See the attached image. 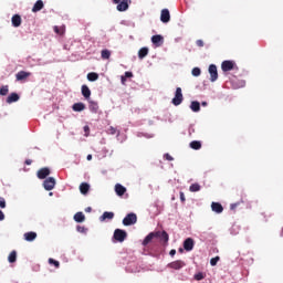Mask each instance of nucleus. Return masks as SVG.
I'll return each mask as SVG.
<instances>
[{
    "label": "nucleus",
    "instance_id": "obj_1",
    "mask_svg": "<svg viewBox=\"0 0 283 283\" xmlns=\"http://www.w3.org/2000/svg\"><path fill=\"white\" fill-rule=\"evenodd\" d=\"M138 222V217L136 213L130 212L123 219L124 227H132V224H136Z\"/></svg>",
    "mask_w": 283,
    "mask_h": 283
},
{
    "label": "nucleus",
    "instance_id": "obj_2",
    "mask_svg": "<svg viewBox=\"0 0 283 283\" xmlns=\"http://www.w3.org/2000/svg\"><path fill=\"white\" fill-rule=\"evenodd\" d=\"M114 240L116 242H125L127 240V231L122 230V229H116L113 234Z\"/></svg>",
    "mask_w": 283,
    "mask_h": 283
},
{
    "label": "nucleus",
    "instance_id": "obj_3",
    "mask_svg": "<svg viewBox=\"0 0 283 283\" xmlns=\"http://www.w3.org/2000/svg\"><path fill=\"white\" fill-rule=\"evenodd\" d=\"M187 266V263L182 260L172 261L167 264L168 269H174V271H180V269H185Z\"/></svg>",
    "mask_w": 283,
    "mask_h": 283
},
{
    "label": "nucleus",
    "instance_id": "obj_4",
    "mask_svg": "<svg viewBox=\"0 0 283 283\" xmlns=\"http://www.w3.org/2000/svg\"><path fill=\"white\" fill-rule=\"evenodd\" d=\"M43 187L45 191H52L56 187V179L54 177H49L43 181Z\"/></svg>",
    "mask_w": 283,
    "mask_h": 283
},
{
    "label": "nucleus",
    "instance_id": "obj_5",
    "mask_svg": "<svg viewBox=\"0 0 283 283\" xmlns=\"http://www.w3.org/2000/svg\"><path fill=\"white\" fill-rule=\"evenodd\" d=\"M182 88L180 87H177L176 88V93H175V97L172 98V105H180L182 103Z\"/></svg>",
    "mask_w": 283,
    "mask_h": 283
},
{
    "label": "nucleus",
    "instance_id": "obj_6",
    "mask_svg": "<svg viewBox=\"0 0 283 283\" xmlns=\"http://www.w3.org/2000/svg\"><path fill=\"white\" fill-rule=\"evenodd\" d=\"M234 67H235V62L234 61L226 60L221 64L222 72H231V70H233Z\"/></svg>",
    "mask_w": 283,
    "mask_h": 283
},
{
    "label": "nucleus",
    "instance_id": "obj_7",
    "mask_svg": "<svg viewBox=\"0 0 283 283\" xmlns=\"http://www.w3.org/2000/svg\"><path fill=\"white\" fill-rule=\"evenodd\" d=\"M209 74H210L211 83H216V81H218V66H216L214 64H211L209 66Z\"/></svg>",
    "mask_w": 283,
    "mask_h": 283
},
{
    "label": "nucleus",
    "instance_id": "obj_8",
    "mask_svg": "<svg viewBox=\"0 0 283 283\" xmlns=\"http://www.w3.org/2000/svg\"><path fill=\"white\" fill-rule=\"evenodd\" d=\"M161 23H169L171 21V14L169 13V9H163L160 13Z\"/></svg>",
    "mask_w": 283,
    "mask_h": 283
},
{
    "label": "nucleus",
    "instance_id": "obj_9",
    "mask_svg": "<svg viewBox=\"0 0 283 283\" xmlns=\"http://www.w3.org/2000/svg\"><path fill=\"white\" fill-rule=\"evenodd\" d=\"M36 176L40 180H45V178L50 176V168L48 167L41 168L40 170H38Z\"/></svg>",
    "mask_w": 283,
    "mask_h": 283
},
{
    "label": "nucleus",
    "instance_id": "obj_10",
    "mask_svg": "<svg viewBox=\"0 0 283 283\" xmlns=\"http://www.w3.org/2000/svg\"><path fill=\"white\" fill-rule=\"evenodd\" d=\"M158 235H156L155 238H158L160 240V242H164L165 244H167L169 242V234L167 233V231H157L155 232Z\"/></svg>",
    "mask_w": 283,
    "mask_h": 283
},
{
    "label": "nucleus",
    "instance_id": "obj_11",
    "mask_svg": "<svg viewBox=\"0 0 283 283\" xmlns=\"http://www.w3.org/2000/svg\"><path fill=\"white\" fill-rule=\"evenodd\" d=\"M195 241L191 238H188L184 241V249L185 251H193Z\"/></svg>",
    "mask_w": 283,
    "mask_h": 283
},
{
    "label": "nucleus",
    "instance_id": "obj_12",
    "mask_svg": "<svg viewBox=\"0 0 283 283\" xmlns=\"http://www.w3.org/2000/svg\"><path fill=\"white\" fill-rule=\"evenodd\" d=\"M116 8L118 12H125L129 10V2H127V0L119 1Z\"/></svg>",
    "mask_w": 283,
    "mask_h": 283
},
{
    "label": "nucleus",
    "instance_id": "obj_13",
    "mask_svg": "<svg viewBox=\"0 0 283 283\" xmlns=\"http://www.w3.org/2000/svg\"><path fill=\"white\" fill-rule=\"evenodd\" d=\"M115 193L119 197L125 196V193H127V188H125L123 185L120 184H116L115 185Z\"/></svg>",
    "mask_w": 283,
    "mask_h": 283
},
{
    "label": "nucleus",
    "instance_id": "obj_14",
    "mask_svg": "<svg viewBox=\"0 0 283 283\" xmlns=\"http://www.w3.org/2000/svg\"><path fill=\"white\" fill-rule=\"evenodd\" d=\"M29 76H32V73L25 71H20L15 74L17 81H25Z\"/></svg>",
    "mask_w": 283,
    "mask_h": 283
},
{
    "label": "nucleus",
    "instance_id": "obj_15",
    "mask_svg": "<svg viewBox=\"0 0 283 283\" xmlns=\"http://www.w3.org/2000/svg\"><path fill=\"white\" fill-rule=\"evenodd\" d=\"M164 38L163 35H153L151 36V43L156 45L157 48H160L163 45Z\"/></svg>",
    "mask_w": 283,
    "mask_h": 283
},
{
    "label": "nucleus",
    "instance_id": "obj_16",
    "mask_svg": "<svg viewBox=\"0 0 283 283\" xmlns=\"http://www.w3.org/2000/svg\"><path fill=\"white\" fill-rule=\"evenodd\" d=\"M211 209L214 213H222V211H224V208L222 207V203H220V202H212Z\"/></svg>",
    "mask_w": 283,
    "mask_h": 283
},
{
    "label": "nucleus",
    "instance_id": "obj_17",
    "mask_svg": "<svg viewBox=\"0 0 283 283\" xmlns=\"http://www.w3.org/2000/svg\"><path fill=\"white\" fill-rule=\"evenodd\" d=\"M43 8H45L43 0H38L32 8V12H41V10H43Z\"/></svg>",
    "mask_w": 283,
    "mask_h": 283
},
{
    "label": "nucleus",
    "instance_id": "obj_18",
    "mask_svg": "<svg viewBox=\"0 0 283 283\" xmlns=\"http://www.w3.org/2000/svg\"><path fill=\"white\" fill-rule=\"evenodd\" d=\"M21 15L19 14H14L12 18H11V23L13 25V28H19L21 25Z\"/></svg>",
    "mask_w": 283,
    "mask_h": 283
},
{
    "label": "nucleus",
    "instance_id": "obj_19",
    "mask_svg": "<svg viewBox=\"0 0 283 283\" xmlns=\"http://www.w3.org/2000/svg\"><path fill=\"white\" fill-rule=\"evenodd\" d=\"M20 96L17 93H11L8 97H7V103L9 105H12V103H17L19 101Z\"/></svg>",
    "mask_w": 283,
    "mask_h": 283
},
{
    "label": "nucleus",
    "instance_id": "obj_20",
    "mask_svg": "<svg viewBox=\"0 0 283 283\" xmlns=\"http://www.w3.org/2000/svg\"><path fill=\"white\" fill-rule=\"evenodd\" d=\"M80 192L83 195V196H87V193L90 192V184L87 182H82L80 185Z\"/></svg>",
    "mask_w": 283,
    "mask_h": 283
},
{
    "label": "nucleus",
    "instance_id": "obj_21",
    "mask_svg": "<svg viewBox=\"0 0 283 283\" xmlns=\"http://www.w3.org/2000/svg\"><path fill=\"white\" fill-rule=\"evenodd\" d=\"M156 235H158V233L156 232H150L143 241V247H147V244H149V242H151V240H154V238H156Z\"/></svg>",
    "mask_w": 283,
    "mask_h": 283
},
{
    "label": "nucleus",
    "instance_id": "obj_22",
    "mask_svg": "<svg viewBox=\"0 0 283 283\" xmlns=\"http://www.w3.org/2000/svg\"><path fill=\"white\" fill-rule=\"evenodd\" d=\"M24 240H27V242H34V240H36V232H27L24 233Z\"/></svg>",
    "mask_w": 283,
    "mask_h": 283
},
{
    "label": "nucleus",
    "instance_id": "obj_23",
    "mask_svg": "<svg viewBox=\"0 0 283 283\" xmlns=\"http://www.w3.org/2000/svg\"><path fill=\"white\" fill-rule=\"evenodd\" d=\"M82 96L84 98H90L92 96V91H90V87L87 85H82Z\"/></svg>",
    "mask_w": 283,
    "mask_h": 283
},
{
    "label": "nucleus",
    "instance_id": "obj_24",
    "mask_svg": "<svg viewBox=\"0 0 283 283\" xmlns=\"http://www.w3.org/2000/svg\"><path fill=\"white\" fill-rule=\"evenodd\" d=\"M72 109L73 112H83L85 111V105L83 104V102H78L73 104Z\"/></svg>",
    "mask_w": 283,
    "mask_h": 283
},
{
    "label": "nucleus",
    "instance_id": "obj_25",
    "mask_svg": "<svg viewBox=\"0 0 283 283\" xmlns=\"http://www.w3.org/2000/svg\"><path fill=\"white\" fill-rule=\"evenodd\" d=\"M147 54H149V49L147 46L142 48L138 51V59H145V56H147Z\"/></svg>",
    "mask_w": 283,
    "mask_h": 283
},
{
    "label": "nucleus",
    "instance_id": "obj_26",
    "mask_svg": "<svg viewBox=\"0 0 283 283\" xmlns=\"http://www.w3.org/2000/svg\"><path fill=\"white\" fill-rule=\"evenodd\" d=\"M99 220L103 222L105 220H114V212H104L103 216L99 218Z\"/></svg>",
    "mask_w": 283,
    "mask_h": 283
},
{
    "label": "nucleus",
    "instance_id": "obj_27",
    "mask_svg": "<svg viewBox=\"0 0 283 283\" xmlns=\"http://www.w3.org/2000/svg\"><path fill=\"white\" fill-rule=\"evenodd\" d=\"M190 109H191L192 112H195V113L200 112V102H198V101L191 102V104H190Z\"/></svg>",
    "mask_w": 283,
    "mask_h": 283
},
{
    "label": "nucleus",
    "instance_id": "obj_28",
    "mask_svg": "<svg viewBox=\"0 0 283 283\" xmlns=\"http://www.w3.org/2000/svg\"><path fill=\"white\" fill-rule=\"evenodd\" d=\"M88 109L93 112V114L98 113V103L96 102H90Z\"/></svg>",
    "mask_w": 283,
    "mask_h": 283
},
{
    "label": "nucleus",
    "instance_id": "obj_29",
    "mask_svg": "<svg viewBox=\"0 0 283 283\" xmlns=\"http://www.w3.org/2000/svg\"><path fill=\"white\" fill-rule=\"evenodd\" d=\"M75 222H85V214L83 212H76L74 214Z\"/></svg>",
    "mask_w": 283,
    "mask_h": 283
},
{
    "label": "nucleus",
    "instance_id": "obj_30",
    "mask_svg": "<svg viewBox=\"0 0 283 283\" xmlns=\"http://www.w3.org/2000/svg\"><path fill=\"white\" fill-rule=\"evenodd\" d=\"M101 56L104 61H107L109 59V56H112V52L107 49L102 50Z\"/></svg>",
    "mask_w": 283,
    "mask_h": 283
},
{
    "label": "nucleus",
    "instance_id": "obj_31",
    "mask_svg": "<svg viewBox=\"0 0 283 283\" xmlns=\"http://www.w3.org/2000/svg\"><path fill=\"white\" fill-rule=\"evenodd\" d=\"M200 189H202L200 184H192L189 187V191H191V193H196L197 191H200Z\"/></svg>",
    "mask_w": 283,
    "mask_h": 283
},
{
    "label": "nucleus",
    "instance_id": "obj_32",
    "mask_svg": "<svg viewBox=\"0 0 283 283\" xmlns=\"http://www.w3.org/2000/svg\"><path fill=\"white\" fill-rule=\"evenodd\" d=\"M87 81H91L92 83L94 81H98V73L96 72H91L87 74Z\"/></svg>",
    "mask_w": 283,
    "mask_h": 283
},
{
    "label": "nucleus",
    "instance_id": "obj_33",
    "mask_svg": "<svg viewBox=\"0 0 283 283\" xmlns=\"http://www.w3.org/2000/svg\"><path fill=\"white\" fill-rule=\"evenodd\" d=\"M106 134H109L111 136H115V134H117V136H118L120 134V132H118V129H116V127L109 126L108 129L106 130Z\"/></svg>",
    "mask_w": 283,
    "mask_h": 283
},
{
    "label": "nucleus",
    "instance_id": "obj_34",
    "mask_svg": "<svg viewBox=\"0 0 283 283\" xmlns=\"http://www.w3.org/2000/svg\"><path fill=\"white\" fill-rule=\"evenodd\" d=\"M190 147L191 149H196V150L202 149V144L198 140H193L190 143Z\"/></svg>",
    "mask_w": 283,
    "mask_h": 283
},
{
    "label": "nucleus",
    "instance_id": "obj_35",
    "mask_svg": "<svg viewBox=\"0 0 283 283\" xmlns=\"http://www.w3.org/2000/svg\"><path fill=\"white\" fill-rule=\"evenodd\" d=\"M53 30H54L55 34H60V35L65 34V27L64 25H62V27L55 25L53 28Z\"/></svg>",
    "mask_w": 283,
    "mask_h": 283
},
{
    "label": "nucleus",
    "instance_id": "obj_36",
    "mask_svg": "<svg viewBox=\"0 0 283 283\" xmlns=\"http://www.w3.org/2000/svg\"><path fill=\"white\" fill-rule=\"evenodd\" d=\"M8 260L11 264H13V262H17V251H12L9 256Z\"/></svg>",
    "mask_w": 283,
    "mask_h": 283
},
{
    "label": "nucleus",
    "instance_id": "obj_37",
    "mask_svg": "<svg viewBox=\"0 0 283 283\" xmlns=\"http://www.w3.org/2000/svg\"><path fill=\"white\" fill-rule=\"evenodd\" d=\"M8 92H9L8 85L0 87V96H8Z\"/></svg>",
    "mask_w": 283,
    "mask_h": 283
},
{
    "label": "nucleus",
    "instance_id": "obj_38",
    "mask_svg": "<svg viewBox=\"0 0 283 283\" xmlns=\"http://www.w3.org/2000/svg\"><path fill=\"white\" fill-rule=\"evenodd\" d=\"M220 262V256H214L210 260L211 266H216Z\"/></svg>",
    "mask_w": 283,
    "mask_h": 283
},
{
    "label": "nucleus",
    "instance_id": "obj_39",
    "mask_svg": "<svg viewBox=\"0 0 283 283\" xmlns=\"http://www.w3.org/2000/svg\"><path fill=\"white\" fill-rule=\"evenodd\" d=\"M49 264H53L55 269H59V266H61V263L54 259H49Z\"/></svg>",
    "mask_w": 283,
    "mask_h": 283
},
{
    "label": "nucleus",
    "instance_id": "obj_40",
    "mask_svg": "<svg viewBox=\"0 0 283 283\" xmlns=\"http://www.w3.org/2000/svg\"><path fill=\"white\" fill-rule=\"evenodd\" d=\"M191 74H192V76H200V74H201L200 67L192 69Z\"/></svg>",
    "mask_w": 283,
    "mask_h": 283
},
{
    "label": "nucleus",
    "instance_id": "obj_41",
    "mask_svg": "<svg viewBox=\"0 0 283 283\" xmlns=\"http://www.w3.org/2000/svg\"><path fill=\"white\" fill-rule=\"evenodd\" d=\"M76 231H78V233H87V228L83 226H77Z\"/></svg>",
    "mask_w": 283,
    "mask_h": 283
},
{
    "label": "nucleus",
    "instance_id": "obj_42",
    "mask_svg": "<svg viewBox=\"0 0 283 283\" xmlns=\"http://www.w3.org/2000/svg\"><path fill=\"white\" fill-rule=\"evenodd\" d=\"M195 280H197L198 282H200V280H205V274L201 272L195 274Z\"/></svg>",
    "mask_w": 283,
    "mask_h": 283
},
{
    "label": "nucleus",
    "instance_id": "obj_43",
    "mask_svg": "<svg viewBox=\"0 0 283 283\" xmlns=\"http://www.w3.org/2000/svg\"><path fill=\"white\" fill-rule=\"evenodd\" d=\"M196 45H197L198 48H205V41H202V40H197V41H196Z\"/></svg>",
    "mask_w": 283,
    "mask_h": 283
},
{
    "label": "nucleus",
    "instance_id": "obj_44",
    "mask_svg": "<svg viewBox=\"0 0 283 283\" xmlns=\"http://www.w3.org/2000/svg\"><path fill=\"white\" fill-rule=\"evenodd\" d=\"M83 129H84V136H86V137L90 136V126L86 125V126H84Z\"/></svg>",
    "mask_w": 283,
    "mask_h": 283
},
{
    "label": "nucleus",
    "instance_id": "obj_45",
    "mask_svg": "<svg viewBox=\"0 0 283 283\" xmlns=\"http://www.w3.org/2000/svg\"><path fill=\"white\" fill-rule=\"evenodd\" d=\"M0 208L6 209V199L0 198Z\"/></svg>",
    "mask_w": 283,
    "mask_h": 283
},
{
    "label": "nucleus",
    "instance_id": "obj_46",
    "mask_svg": "<svg viewBox=\"0 0 283 283\" xmlns=\"http://www.w3.org/2000/svg\"><path fill=\"white\" fill-rule=\"evenodd\" d=\"M164 158H165L166 160H169V161L174 160V157H171V155H169V153L165 154V155H164Z\"/></svg>",
    "mask_w": 283,
    "mask_h": 283
},
{
    "label": "nucleus",
    "instance_id": "obj_47",
    "mask_svg": "<svg viewBox=\"0 0 283 283\" xmlns=\"http://www.w3.org/2000/svg\"><path fill=\"white\" fill-rule=\"evenodd\" d=\"M133 76H134V73H132L129 71L125 72V77L126 78H132Z\"/></svg>",
    "mask_w": 283,
    "mask_h": 283
},
{
    "label": "nucleus",
    "instance_id": "obj_48",
    "mask_svg": "<svg viewBox=\"0 0 283 283\" xmlns=\"http://www.w3.org/2000/svg\"><path fill=\"white\" fill-rule=\"evenodd\" d=\"M179 196H180L181 202H186L187 199L185 198V192L181 191V192L179 193Z\"/></svg>",
    "mask_w": 283,
    "mask_h": 283
},
{
    "label": "nucleus",
    "instance_id": "obj_49",
    "mask_svg": "<svg viewBox=\"0 0 283 283\" xmlns=\"http://www.w3.org/2000/svg\"><path fill=\"white\" fill-rule=\"evenodd\" d=\"M6 220V214H3V211L0 210V221Z\"/></svg>",
    "mask_w": 283,
    "mask_h": 283
},
{
    "label": "nucleus",
    "instance_id": "obj_50",
    "mask_svg": "<svg viewBox=\"0 0 283 283\" xmlns=\"http://www.w3.org/2000/svg\"><path fill=\"white\" fill-rule=\"evenodd\" d=\"M169 255H171V258H174V255H176V250H170Z\"/></svg>",
    "mask_w": 283,
    "mask_h": 283
},
{
    "label": "nucleus",
    "instance_id": "obj_51",
    "mask_svg": "<svg viewBox=\"0 0 283 283\" xmlns=\"http://www.w3.org/2000/svg\"><path fill=\"white\" fill-rule=\"evenodd\" d=\"M235 208H238V203H232L231 206H230V209H235Z\"/></svg>",
    "mask_w": 283,
    "mask_h": 283
},
{
    "label": "nucleus",
    "instance_id": "obj_52",
    "mask_svg": "<svg viewBox=\"0 0 283 283\" xmlns=\"http://www.w3.org/2000/svg\"><path fill=\"white\" fill-rule=\"evenodd\" d=\"M24 163H25V165H32V160L31 159H27Z\"/></svg>",
    "mask_w": 283,
    "mask_h": 283
},
{
    "label": "nucleus",
    "instance_id": "obj_53",
    "mask_svg": "<svg viewBox=\"0 0 283 283\" xmlns=\"http://www.w3.org/2000/svg\"><path fill=\"white\" fill-rule=\"evenodd\" d=\"M125 81H127V78L125 76H122V83L123 85H125Z\"/></svg>",
    "mask_w": 283,
    "mask_h": 283
},
{
    "label": "nucleus",
    "instance_id": "obj_54",
    "mask_svg": "<svg viewBox=\"0 0 283 283\" xmlns=\"http://www.w3.org/2000/svg\"><path fill=\"white\" fill-rule=\"evenodd\" d=\"M86 160H92V155H87Z\"/></svg>",
    "mask_w": 283,
    "mask_h": 283
},
{
    "label": "nucleus",
    "instance_id": "obj_55",
    "mask_svg": "<svg viewBox=\"0 0 283 283\" xmlns=\"http://www.w3.org/2000/svg\"><path fill=\"white\" fill-rule=\"evenodd\" d=\"M113 3H120V0H113Z\"/></svg>",
    "mask_w": 283,
    "mask_h": 283
},
{
    "label": "nucleus",
    "instance_id": "obj_56",
    "mask_svg": "<svg viewBox=\"0 0 283 283\" xmlns=\"http://www.w3.org/2000/svg\"><path fill=\"white\" fill-rule=\"evenodd\" d=\"M201 105H202L203 107H207V102H202Z\"/></svg>",
    "mask_w": 283,
    "mask_h": 283
},
{
    "label": "nucleus",
    "instance_id": "obj_57",
    "mask_svg": "<svg viewBox=\"0 0 283 283\" xmlns=\"http://www.w3.org/2000/svg\"><path fill=\"white\" fill-rule=\"evenodd\" d=\"M85 211L90 212V211H92V208L88 207L85 209Z\"/></svg>",
    "mask_w": 283,
    "mask_h": 283
},
{
    "label": "nucleus",
    "instance_id": "obj_58",
    "mask_svg": "<svg viewBox=\"0 0 283 283\" xmlns=\"http://www.w3.org/2000/svg\"><path fill=\"white\" fill-rule=\"evenodd\" d=\"M179 252L182 253V248L179 249Z\"/></svg>",
    "mask_w": 283,
    "mask_h": 283
},
{
    "label": "nucleus",
    "instance_id": "obj_59",
    "mask_svg": "<svg viewBox=\"0 0 283 283\" xmlns=\"http://www.w3.org/2000/svg\"><path fill=\"white\" fill-rule=\"evenodd\" d=\"M49 196H53V192H50Z\"/></svg>",
    "mask_w": 283,
    "mask_h": 283
}]
</instances>
